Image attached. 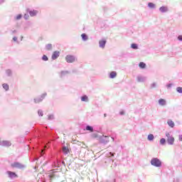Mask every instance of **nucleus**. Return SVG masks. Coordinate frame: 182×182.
<instances>
[{"label": "nucleus", "instance_id": "1", "mask_svg": "<svg viewBox=\"0 0 182 182\" xmlns=\"http://www.w3.org/2000/svg\"><path fill=\"white\" fill-rule=\"evenodd\" d=\"M151 164L154 166L155 167H161V161L157 158H154L151 160Z\"/></svg>", "mask_w": 182, "mask_h": 182}, {"label": "nucleus", "instance_id": "2", "mask_svg": "<svg viewBox=\"0 0 182 182\" xmlns=\"http://www.w3.org/2000/svg\"><path fill=\"white\" fill-rule=\"evenodd\" d=\"M166 136H167V142L168 144H171V146H173L174 144V138L173 136L170 135L169 132H166Z\"/></svg>", "mask_w": 182, "mask_h": 182}, {"label": "nucleus", "instance_id": "3", "mask_svg": "<svg viewBox=\"0 0 182 182\" xmlns=\"http://www.w3.org/2000/svg\"><path fill=\"white\" fill-rule=\"evenodd\" d=\"M12 168H23L25 166L19 162H14L11 164Z\"/></svg>", "mask_w": 182, "mask_h": 182}, {"label": "nucleus", "instance_id": "4", "mask_svg": "<svg viewBox=\"0 0 182 182\" xmlns=\"http://www.w3.org/2000/svg\"><path fill=\"white\" fill-rule=\"evenodd\" d=\"M65 60L68 63H73L76 60V58L73 55H68L65 57Z\"/></svg>", "mask_w": 182, "mask_h": 182}, {"label": "nucleus", "instance_id": "5", "mask_svg": "<svg viewBox=\"0 0 182 182\" xmlns=\"http://www.w3.org/2000/svg\"><path fill=\"white\" fill-rule=\"evenodd\" d=\"M0 146L9 147V146H11V142H9L8 141H0Z\"/></svg>", "mask_w": 182, "mask_h": 182}, {"label": "nucleus", "instance_id": "6", "mask_svg": "<svg viewBox=\"0 0 182 182\" xmlns=\"http://www.w3.org/2000/svg\"><path fill=\"white\" fill-rule=\"evenodd\" d=\"M7 174L9 177H10V178H14L15 177H18V175H16L15 172L8 171Z\"/></svg>", "mask_w": 182, "mask_h": 182}, {"label": "nucleus", "instance_id": "7", "mask_svg": "<svg viewBox=\"0 0 182 182\" xmlns=\"http://www.w3.org/2000/svg\"><path fill=\"white\" fill-rule=\"evenodd\" d=\"M59 55H60V53L59 51H54L52 55V59L55 60V59H58L59 58Z\"/></svg>", "mask_w": 182, "mask_h": 182}, {"label": "nucleus", "instance_id": "8", "mask_svg": "<svg viewBox=\"0 0 182 182\" xmlns=\"http://www.w3.org/2000/svg\"><path fill=\"white\" fill-rule=\"evenodd\" d=\"M100 48H105V46H106V40H101L99 41Z\"/></svg>", "mask_w": 182, "mask_h": 182}, {"label": "nucleus", "instance_id": "9", "mask_svg": "<svg viewBox=\"0 0 182 182\" xmlns=\"http://www.w3.org/2000/svg\"><path fill=\"white\" fill-rule=\"evenodd\" d=\"M159 11L162 13L167 12V11H168V8L167 6H161L159 8Z\"/></svg>", "mask_w": 182, "mask_h": 182}, {"label": "nucleus", "instance_id": "10", "mask_svg": "<svg viewBox=\"0 0 182 182\" xmlns=\"http://www.w3.org/2000/svg\"><path fill=\"white\" fill-rule=\"evenodd\" d=\"M116 76H117V73H116L114 71L111 72L109 74L110 79H114V77H116Z\"/></svg>", "mask_w": 182, "mask_h": 182}, {"label": "nucleus", "instance_id": "11", "mask_svg": "<svg viewBox=\"0 0 182 182\" xmlns=\"http://www.w3.org/2000/svg\"><path fill=\"white\" fill-rule=\"evenodd\" d=\"M167 124H168V127H171V128L174 127V126H175L174 122H173V120H171V119H168L167 121Z\"/></svg>", "mask_w": 182, "mask_h": 182}, {"label": "nucleus", "instance_id": "12", "mask_svg": "<svg viewBox=\"0 0 182 182\" xmlns=\"http://www.w3.org/2000/svg\"><path fill=\"white\" fill-rule=\"evenodd\" d=\"M30 16H36L38 15V11L33 10L29 11Z\"/></svg>", "mask_w": 182, "mask_h": 182}, {"label": "nucleus", "instance_id": "13", "mask_svg": "<svg viewBox=\"0 0 182 182\" xmlns=\"http://www.w3.org/2000/svg\"><path fill=\"white\" fill-rule=\"evenodd\" d=\"M159 104L161 105V106H166V100L164 99H160L159 100Z\"/></svg>", "mask_w": 182, "mask_h": 182}, {"label": "nucleus", "instance_id": "14", "mask_svg": "<svg viewBox=\"0 0 182 182\" xmlns=\"http://www.w3.org/2000/svg\"><path fill=\"white\" fill-rule=\"evenodd\" d=\"M63 152L64 153V154H68L69 153V148H68L67 146L63 147Z\"/></svg>", "mask_w": 182, "mask_h": 182}, {"label": "nucleus", "instance_id": "15", "mask_svg": "<svg viewBox=\"0 0 182 182\" xmlns=\"http://www.w3.org/2000/svg\"><path fill=\"white\" fill-rule=\"evenodd\" d=\"M148 6L149 8H151V9H154V8H156V4L150 2V3H148Z\"/></svg>", "mask_w": 182, "mask_h": 182}, {"label": "nucleus", "instance_id": "16", "mask_svg": "<svg viewBox=\"0 0 182 182\" xmlns=\"http://www.w3.org/2000/svg\"><path fill=\"white\" fill-rule=\"evenodd\" d=\"M81 38H82L83 41H87V39H89V38L87 37V35H86V33H82L81 35Z\"/></svg>", "mask_w": 182, "mask_h": 182}, {"label": "nucleus", "instance_id": "17", "mask_svg": "<svg viewBox=\"0 0 182 182\" xmlns=\"http://www.w3.org/2000/svg\"><path fill=\"white\" fill-rule=\"evenodd\" d=\"M139 66L141 69H144L146 68V63L141 62L139 63Z\"/></svg>", "mask_w": 182, "mask_h": 182}, {"label": "nucleus", "instance_id": "18", "mask_svg": "<svg viewBox=\"0 0 182 182\" xmlns=\"http://www.w3.org/2000/svg\"><path fill=\"white\" fill-rule=\"evenodd\" d=\"M81 100H82V102H87V100H88L87 96H86V95L82 96L81 97Z\"/></svg>", "mask_w": 182, "mask_h": 182}, {"label": "nucleus", "instance_id": "19", "mask_svg": "<svg viewBox=\"0 0 182 182\" xmlns=\"http://www.w3.org/2000/svg\"><path fill=\"white\" fill-rule=\"evenodd\" d=\"M148 140L151 141V140H154V135L150 134L148 135Z\"/></svg>", "mask_w": 182, "mask_h": 182}, {"label": "nucleus", "instance_id": "20", "mask_svg": "<svg viewBox=\"0 0 182 182\" xmlns=\"http://www.w3.org/2000/svg\"><path fill=\"white\" fill-rule=\"evenodd\" d=\"M86 130H88L89 132H90L92 133V132H93V127H92L90 126H87Z\"/></svg>", "mask_w": 182, "mask_h": 182}, {"label": "nucleus", "instance_id": "21", "mask_svg": "<svg viewBox=\"0 0 182 182\" xmlns=\"http://www.w3.org/2000/svg\"><path fill=\"white\" fill-rule=\"evenodd\" d=\"M3 87L5 90H9V85L8 84H3Z\"/></svg>", "mask_w": 182, "mask_h": 182}, {"label": "nucleus", "instance_id": "22", "mask_svg": "<svg viewBox=\"0 0 182 182\" xmlns=\"http://www.w3.org/2000/svg\"><path fill=\"white\" fill-rule=\"evenodd\" d=\"M46 49L47 50H50V49H52V44H48L46 46Z\"/></svg>", "mask_w": 182, "mask_h": 182}, {"label": "nucleus", "instance_id": "23", "mask_svg": "<svg viewBox=\"0 0 182 182\" xmlns=\"http://www.w3.org/2000/svg\"><path fill=\"white\" fill-rule=\"evenodd\" d=\"M165 143H166V139L161 138V139H160V144H164Z\"/></svg>", "mask_w": 182, "mask_h": 182}, {"label": "nucleus", "instance_id": "24", "mask_svg": "<svg viewBox=\"0 0 182 182\" xmlns=\"http://www.w3.org/2000/svg\"><path fill=\"white\" fill-rule=\"evenodd\" d=\"M176 90L178 93H182V87H178L176 88Z\"/></svg>", "mask_w": 182, "mask_h": 182}, {"label": "nucleus", "instance_id": "25", "mask_svg": "<svg viewBox=\"0 0 182 182\" xmlns=\"http://www.w3.org/2000/svg\"><path fill=\"white\" fill-rule=\"evenodd\" d=\"M131 47L132 49H137V44L133 43L132 44Z\"/></svg>", "mask_w": 182, "mask_h": 182}, {"label": "nucleus", "instance_id": "26", "mask_svg": "<svg viewBox=\"0 0 182 182\" xmlns=\"http://www.w3.org/2000/svg\"><path fill=\"white\" fill-rule=\"evenodd\" d=\"M21 18H22V15H21V14H18V15H17V16L16 17V19L17 21H19V19H21Z\"/></svg>", "mask_w": 182, "mask_h": 182}, {"label": "nucleus", "instance_id": "27", "mask_svg": "<svg viewBox=\"0 0 182 182\" xmlns=\"http://www.w3.org/2000/svg\"><path fill=\"white\" fill-rule=\"evenodd\" d=\"M137 80H138V82H144V80L141 77H138Z\"/></svg>", "mask_w": 182, "mask_h": 182}, {"label": "nucleus", "instance_id": "28", "mask_svg": "<svg viewBox=\"0 0 182 182\" xmlns=\"http://www.w3.org/2000/svg\"><path fill=\"white\" fill-rule=\"evenodd\" d=\"M42 59H43V60H46H46H48V56L43 55Z\"/></svg>", "mask_w": 182, "mask_h": 182}, {"label": "nucleus", "instance_id": "29", "mask_svg": "<svg viewBox=\"0 0 182 182\" xmlns=\"http://www.w3.org/2000/svg\"><path fill=\"white\" fill-rule=\"evenodd\" d=\"M38 113L39 116H43V112H42L41 110H39L38 112Z\"/></svg>", "mask_w": 182, "mask_h": 182}, {"label": "nucleus", "instance_id": "30", "mask_svg": "<svg viewBox=\"0 0 182 182\" xmlns=\"http://www.w3.org/2000/svg\"><path fill=\"white\" fill-rule=\"evenodd\" d=\"M24 18H25V19H28V18H29V15L25 14V15H24Z\"/></svg>", "mask_w": 182, "mask_h": 182}, {"label": "nucleus", "instance_id": "31", "mask_svg": "<svg viewBox=\"0 0 182 182\" xmlns=\"http://www.w3.org/2000/svg\"><path fill=\"white\" fill-rule=\"evenodd\" d=\"M51 119H53V115L48 116V120H51Z\"/></svg>", "mask_w": 182, "mask_h": 182}, {"label": "nucleus", "instance_id": "32", "mask_svg": "<svg viewBox=\"0 0 182 182\" xmlns=\"http://www.w3.org/2000/svg\"><path fill=\"white\" fill-rule=\"evenodd\" d=\"M178 140H179L180 141H182V135H179V136H178Z\"/></svg>", "mask_w": 182, "mask_h": 182}, {"label": "nucleus", "instance_id": "33", "mask_svg": "<svg viewBox=\"0 0 182 182\" xmlns=\"http://www.w3.org/2000/svg\"><path fill=\"white\" fill-rule=\"evenodd\" d=\"M13 41H14V42H16L18 41V38L14 37L13 38Z\"/></svg>", "mask_w": 182, "mask_h": 182}, {"label": "nucleus", "instance_id": "34", "mask_svg": "<svg viewBox=\"0 0 182 182\" xmlns=\"http://www.w3.org/2000/svg\"><path fill=\"white\" fill-rule=\"evenodd\" d=\"M178 41H182V36H179L178 37Z\"/></svg>", "mask_w": 182, "mask_h": 182}, {"label": "nucleus", "instance_id": "35", "mask_svg": "<svg viewBox=\"0 0 182 182\" xmlns=\"http://www.w3.org/2000/svg\"><path fill=\"white\" fill-rule=\"evenodd\" d=\"M42 97H43V99L44 97H46V93L43 94Z\"/></svg>", "mask_w": 182, "mask_h": 182}, {"label": "nucleus", "instance_id": "36", "mask_svg": "<svg viewBox=\"0 0 182 182\" xmlns=\"http://www.w3.org/2000/svg\"><path fill=\"white\" fill-rule=\"evenodd\" d=\"M50 178H52L53 177H55V175H53V174L50 175Z\"/></svg>", "mask_w": 182, "mask_h": 182}, {"label": "nucleus", "instance_id": "37", "mask_svg": "<svg viewBox=\"0 0 182 182\" xmlns=\"http://www.w3.org/2000/svg\"><path fill=\"white\" fill-rule=\"evenodd\" d=\"M119 113H120V114H124V112H120Z\"/></svg>", "mask_w": 182, "mask_h": 182}, {"label": "nucleus", "instance_id": "38", "mask_svg": "<svg viewBox=\"0 0 182 182\" xmlns=\"http://www.w3.org/2000/svg\"><path fill=\"white\" fill-rule=\"evenodd\" d=\"M41 151H42V153H43V150H42Z\"/></svg>", "mask_w": 182, "mask_h": 182}]
</instances>
